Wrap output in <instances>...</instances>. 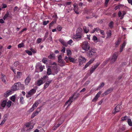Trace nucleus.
<instances>
[{
	"instance_id": "0eeeda50",
	"label": "nucleus",
	"mask_w": 132,
	"mask_h": 132,
	"mask_svg": "<svg viewBox=\"0 0 132 132\" xmlns=\"http://www.w3.org/2000/svg\"><path fill=\"white\" fill-rule=\"evenodd\" d=\"M44 66H43L40 63H38L36 66V70H37L38 69H39V71H37V72H40L42 71L43 70V67Z\"/></svg>"
},
{
	"instance_id": "c85d7f7f",
	"label": "nucleus",
	"mask_w": 132,
	"mask_h": 132,
	"mask_svg": "<svg viewBox=\"0 0 132 132\" xmlns=\"http://www.w3.org/2000/svg\"><path fill=\"white\" fill-rule=\"evenodd\" d=\"M39 104V101H37L34 104L32 105V107L34 108V109H35L37 107Z\"/></svg>"
},
{
	"instance_id": "39448f33",
	"label": "nucleus",
	"mask_w": 132,
	"mask_h": 132,
	"mask_svg": "<svg viewBox=\"0 0 132 132\" xmlns=\"http://www.w3.org/2000/svg\"><path fill=\"white\" fill-rule=\"evenodd\" d=\"M96 53L95 52H94L92 51H90L87 52V56L89 57H93V58L95 57L96 56Z\"/></svg>"
},
{
	"instance_id": "cd10ccee",
	"label": "nucleus",
	"mask_w": 132,
	"mask_h": 132,
	"mask_svg": "<svg viewBox=\"0 0 132 132\" xmlns=\"http://www.w3.org/2000/svg\"><path fill=\"white\" fill-rule=\"evenodd\" d=\"M16 69L19 70H21L22 69V64L20 63L17 66Z\"/></svg>"
},
{
	"instance_id": "5fc2aeb1",
	"label": "nucleus",
	"mask_w": 132,
	"mask_h": 132,
	"mask_svg": "<svg viewBox=\"0 0 132 132\" xmlns=\"http://www.w3.org/2000/svg\"><path fill=\"white\" fill-rule=\"evenodd\" d=\"M74 6V11H76L78 10V7L76 5H73Z\"/></svg>"
},
{
	"instance_id": "393cba45",
	"label": "nucleus",
	"mask_w": 132,
	"mask_h": 132,
	"mask_svg": "<svg viewBox=\"0 0 132 132\" xmlns=\"http://www.w3.org/2000/svg\"><path fill=\"white\" fill-rule=\"evenodd\" d=\"M126 45V43L125 42H124L122 43V45H121L120 48V52H121L123 51V48H124L125 46Z\"/></svg>"
},
{
	"instance_id": "c756f323",
	"label": "nucleus",
	"mask_w": 132,
	"mask_h": 132,
	"mask_svg": "<svg viewBox=\"0 0 132 132\" xmlns=\"http://www.w3.org/2000/svg\"><path fill=\"white\" fill-rule=\"evenodd\" d=\"M43 80L42 79H40L36 83L38 86H39L43 84Z\"/></svg>"
},
{
	"instance_id": "6e6d98bb",
	"label": "nucleus",
	"mask_w": 132,
	"mask_h": 132,
	"mask_svg": "<svg viewBox=\"0 0 132 132\" xmlns=\"http://www.w3.org/2000/svg\"><path fill=\"white\" fill-rule=\"evenodd\" d=\"M42 40V39L40 38H39L37 39L36 40V43L39 44L40 43Z\"/></svg>"
},
{
	"instance_id": "9b49d317",
	"label": "nucleus",
	"mask_w": 132,
	"mask_h": 132,
	"mask_svg": "<svg viewBox=\"0 0 132 132\" xmlns=\"http://www.w3.org/2000/svg\"><path fill=\"white\" fill-rule=\"evenodd\" d=\"M101 93L102 92L101 91H99L98 93L96 95L94 98L92 100V102H96L98 98L100 97Z\"/></svg>"
},
{
	"instance_id": "dca6fc26",
	"label": "nucleus",
	"mask_w": 132,
	"mask_h": 132,
	"mask_svg": "<svg viewBox=\"0 0 132 132\" xmlns=\"http://www.w3.org/2000/svg\"><path fill=\"white\" fill-rule=\"evenodd\" d=\"M52 80H49L47 81L46 83L44 84V89H45L51 83Z\"/></svg>"
},
{
	"instance_id": "c03bdc74",
	"label": "nucleus",
	"mask_w": 132,
	"mask_h": 132,
	"mask_svg": "<svg viewBox=\"0 0 132 132\" xmlns=\"http://www.w3.org/2000/svg\"><path fill=\"white\" fill-rule=\"evenodd\" d=\"M122 15L121 16V17L120 18V19H122L123 18L125 15L126 14V12L125 11H122Z\"/></svg>"
},
{
	"instance_id": "6ab92c4d",
	"label": "nucleus",
	"mask_w": 132,
	"mask_h": 132,
	"mask_svg": "<svg viewBox=\"0 0 132 132\" xmlns=\"http://www.w3.org/2000/svg\"><path fill=\"white\" fill-rule=\"evenodd\" d=\"M82 31V29L80 27H79L77 29L76 33L77 34L81 35Z\"/></svg>"
},
{
	"instance_id": "680f3d73",
	"label": "nucleus",
	"mask_w": 132,
	"mask_h": 132,
	"mask_svg": "<svg viewBox=\"0 0 132 132\" xmlns=\"http://www.w3.org/2000/svg\"><path fill=\"white\" fill-rule=\"evenodd\" d=\"M118 14L119 17H121V16L122 15V12L120 11H119L118 12Z\"/></svg>"
},
{
	"instance_id": "3c124183",
	"label": "nucleus",
	"mask_w": 132,
	"mask_h": 132,
	"mask_svg": "<svg viewBox=\"0 0 132 132\" xmlns=\"http://www.w3.org/2000/svg\"><path fill=\"white\" fill-rule=\"evenodd\" d=\"M128 117L126 116L124 117H122L121 118V120L122 121H124L125 120H126L127 119H128Z\"/></svg>"
},
{
	"instance_id": "a19ab883",
	"label": "nucleus",
	"mask_w": 132,
	"mask_h": 132,
	"mask_svg": "<svg viewBox=\"0 0 132 132\" xmlns=\"http://www.w3.org/2000/svg\"><path fill=\"white\" fill-rule=\"evenodd\" d=\"M69 60L70 62H71L72 63L75 62V59L70 56L69 57Z\"/></svg>"
},
{
	"instance_id": "f03ea898",
	"label": "nucleus",
	"mask_w": 132,
	"mask_h": 132,
	"mask_svg": "<svg viewBox=\"0 0 132 132\" xmlns=\"http://www.w3.org/2000/svg\"><path fill=\"white\" fill-rule=\"evenodd\" d=\"M24 126L26 127L24 128V131L25 132H29L34 127V125L30 122L26 123Z\"/></svg>"
},
{
	"instance_id": "412c9836",
	"label": "nucleus",
	"mask_w": 132,
	"mask_h": 132,
	"mask_svg": "<svg viewBox=\"0 0 132 132\" xmlns=\"http://www.w3.org/2000/svg\"><path fill=\"white\" fill-rule=\"evenodd\" d=\"M7 103V100H3L2 101L1 106L2 107L4 108L5 106L6 105V104Z\"/></svg>"
},
{
	"instance_id": "423d86ee",
	"label": "nucleus",
	"mask_w": 132,
	"mask_h": 132,
	"mask_svg": "<svg viewBox=\"0 0 132 132\" xmlns=\"http://www.w3.org/2000/svg\"><path fill=\"white\" fill-rule=\"evenodd\" d=\"M100 64V63H97L94 66H92V67L90 70V75L92 74L94 72L95 70L97 68L98 66ZM87 73L88 74H89V72H88Z\"/></svg>"
},
{
	"instance_id": "72a5a7b5",
	"label": "nucleus",
	"mask_w": 132,
	"mask_h": 132,
	"mask_svg": "<svg viewBox=\"0 0 132 132\" xmlns=\"http://www.w3.org/2000/svg\"><path fill=\"white\" fill-rule=\"evenodd\" d=\"M16 77L18 78H20L22 75V73L21 72L18 71L17 72Z\"/></svg>"
},
{
	"instance_id": "ddd939ff",
	"label": "nucleus",
	"mask_w": 132,
	"mask_h": 132,
	"mask_svg": "<svg viewBox=\"0 0 132 132\" xmlns=\"http://www.w3.org/2000/svg\"><path fill=\"white\" fill-rule=\"evenodd\" d=\"M86 61V59L84 57H81L79 60V65L81 66L83 63L85 62Z\"/></svg>"
},
{
	"instance_id": "2eb2a0df",
	"label": "nucleus",
	"mask_w": 132,
	"mask_h": 132,
	"mask_svg": "<svg viewBox=\"0 0 132 132\" xmlns=\"http://www.w3.org/2000/svg\"><path fill=\"white\" fill-rule=\"evenodd\" d=\"M31 79V78L29 76L27 77L25 80V83L26 85H28L30 82Z\"/></svg>"
},
{
	"instance_id": "8fccbe9b",
	"label": "nucleus",
	"mask_w": 132,
	"mask_h": 132,
	"mask_svg": "<svg viewBox=\"0 0 132 132\" xmlns=\"http://www.w3.org/2000/svg\"><path fill=\"white\" fill-rule=\"evenodd\" d=\"M20 102L21 104H23L24 103V98L23 97H21L20 98Z\"/></svg>"
},
{
	"instance_id": "bf43d9fd",
	"label": "nucleus",
	"mask_w": 132,
	"mask_h": 132,
	"mask_svg": "<svg viewBox=\"0 0 132 132\" xmlns=\"http://www.w3.org/2000/svg\"><path fill=\"white\" fill-rule=\"evenodd\" d=\"M73 42V40L72 39H70L68 41L67 44H69L70 45H71V44Z\"/></svg>"
},
{
	"instance_id": "69168bd1",
	"label": "nucleus",
	"mask_w": 132,
	"mask_h": 132,
	"mask_svg": "<svg viewBox=\"0 0 132 132\" xmlns=\"http://www.w3.org/2000/svg\"><path fill=\"white\" fill-rule=\"evenodd\" d=\"M71 2H67L65 3V4L66 5H70L71 4Z\"/></svg>"
},
{
	"instance_id": "0e129e2a",
	"label": "nucleus",
	"mask_w": 132,
	"mask_h": 132,
	"mask_svg": "<svg viewBox=\"0 0 132 132\" xmlns=\"http://www.w3.org/2000/svg\"><path fill=\"white\" fill-rule=\"evenodd\" d=\"M93 39L94 41H95L97 40V38L96 36H94L93 37Z\"/></svg>"
},
{
	"instance_id": "a878e982",
	"label": "nucleus",
	"mask_w": 132,
	"mask_h": 132,
	"mask_svg": "<svg viewBox=\"0 0 132 132\" xmlns=\"http://www.w3.org/2000/svg\"><path fill=\"white\" fill-rule=\"evenodd\" d=\"M107 36L106 38H109L112 35V31L111 30H110L108 31L106 33Z\"/></svg>"
},
{
	"instance_id": "e433bc0d",
	"label": "nucleus",
	"mask_w": 132,
	"mask_h": 132,
	"mask_svg": "<svg viewBox=\"0 0 132 132\" xmlns=\"http://www.w3.org/2000/svg\"><path fill=\"white\" fill-rule=\"evenodd\" d=\"M95 59L94 58H92L86 64L87 66H89L92 63L94 60Z\"/></svg>"
},
{
	"instance_id": "7ed1b4c3",
	"label": "nucleus",
	"mask_w": 132,
	"mask_h": 132,
	"mask_svg": "<svg viewBox=\"0 0 132 132\" xmlns=\"http://www.w3.org/2000/svg\"><path fill=\"white\" fill-rule=\"evenodd\" d=\"M81 46L82 49L86 51L89 50L90 48L89 44L87 41L83 42L82 43Z\"/></svg>"
},
{
	"instance_id": "603ef678",
	"label": "nucleus",
	"mask_w": 132,
	"mask_h": 132,
	"mask_svg": "<svg viewBox=\"0 0 132 132\" xmlns=\"http://www.w3.org/2000/svg\"><path fill=\"white\" fill-rule=\"evenodd\" d=\"M20 63L18 61L15 62L14 63V65L16 67V69Z\"/></svg>"
},
{
	"instance_id": "13d9d810",
	"label": "nucleus",
	"mask_w": 132,
	"mask_h": 132,
	"mask_svg": "<svg viewBox=\"0 0 132 132\" xmlns=\"http://www.w3.org/2000/svg\"><path fill=\"white\" fill-rule=\"evenodd\" d=\"M11 69L12 70L14 74L16 73V71L15 70V69H14L13 67H11Z\"/></svg>"
},
{
	"instance_id": "1a4fd4ad",
	"label": "nucleus",
	"mask_w": 132,
	"mask_h": 132,
	"mask_svg": "<svg viewBox=\"0 0 132 132\" xmlns=\"http://www.w3.org/2000/svg\"><path fill=\"white\" fill-rule=\"evenodd\" d=\"M62 58V57L61 55H60L58 56V62L61 64V66H63L64 65L65 63Z\"/></svg>"
},
{
	"instance_id": "338daca9",
	"label": "nucleus",
	"mask_w": 132,
	"mask_h": 132,
	"mask_svg": "<svg viewBox=\"0 0 132 132\" xmlns=\"http://www.w3.org/2000/svg\"><path fill=\"white\" fill-rule=\"evenodd\" d=\"M7 5L5 4H3L2 5V8H5L7 7Z\"/></svg>"
},
{
	"instance_id": "bb28decb",
	"label": "nucleus",
	"mask_w": 132,
	"mask_h": 132,
	"mask_svg": "<svg viewBox=\"0 0 132 132\" xmlns=\"http://www.w3.org/2000/svg\"><path fill=\"white\" fill-rule=\"evenodd\" d=\"M104 85V83L102 82L101 83L100 85H99L98 87V88H97L96 90H100L103 87Z\"/></svg>"
},
{
	"instance_id": "a18cd8bd",
	"label": "nucleus",
	"mask_w": 132,
	"mask_h": 132,
	"mask_svg": "<svg viewBox=\"0 0 132 132\" xmlns=\"http://www.w3.org/2000/svg\"><path fill=\"white\" fill-rule=\"evenodd\" d=\"M120 41L119 39H118L117 41L115 42V47H117L120 44Z\"/></svg>"
},
{
	"instance_id": "de8ad7c7",
	"label": "nucleus",
	"mask_w": 132,
	"mask_h": 132,
	"mask_svg": "<svg viewBox=\"0 0 132 132\" xmlns=\"http://www.w3.org/2000/svg\"><path fill=\"white\" fill-rule=\"evenodd\" d=\"M42 62L44 64L46 63L47 62V60L46 58H43L42 60Z\"/></svg>"
},
{
	"instance_id": "e2e57ef3",
	"label": "nucleus",
	"mask_w": 132,
	"mask_h": 132,
	"mask_svg": "<svg viewBox=\"0 0 132 132\" xmlns=\"http://www.w3.org/2000/svg\"><path fill=\"white\" fill-rule=\"evenodd\" d=\"M31 50L33 53H35L36 52V51L35 49H31Z\"/></svg>"
},
{
	"instance_id": "5701e85b",
	"label": "nucleus",
	"mask_w": 132,
	"mask_h": 132,
	"mask_svg": "<svg viewBox=\"0 0 132 132\" xmlns=\"http://www.w3.org/2000/svg\"><path fill=\"white\" fill-rule=\"evenodd\" d=\"M113 90V89L112 88H109L107 89L106 91L104 92V94L105 95H107L111 92Z\"/></svg>"
},
{
	"instance_id": "58836bf2",
	"label": "nucleus",
	"mask_w": 132,
	"mask_h": 132,
	"mask_svg": "<svg viewBox=\"0 0 132 132\" xmlns=\"http://www.w3.org/2000/svg\"><path fill=\"white\" fill-rule=\"evenodd\" d=\"M52 71L51 69L50 68H48L47 69V73L48 75L51 74Z\"/></svg>"
},
{
	"instance_id": "9d476101",
	"label": "nucleus",
	"mask_w": 132,
	"mask_h": 132,
	"mask_svg": "<svg viewBox=\"0 0 132 132\" xmlns=\"http://www.w3.org/2000/svg\"><path fill=\"white\" fill-rule=\"evenodd\" d=\"M118 56V54L117 52H115L113 54L112 59L111 60V63H113L116 61Z\"/></svg>"
},
{
	"instance_id": "f3484780",
	"label": "nucleus",
	"mask_w": 132,
	"mask_h": 132,
	"mask_svg": "<svg viewBox=\"0 0 132 132\" xmlns=\"http://www.w3.org/2000/svg\"><path fill=\"white\" fill-rule=\"evenodd\" d=\"M56 23V19H55L54 21H52L49 24V28L51 29L52 27L53 26V25Z\"/></svg>"
},
{
	"instance_id": "20e7f679",
	"label": "nucleus",
	"mask_w": 132,
	"mask_h": 132,
	"mask_svg": "<svg viewBox=\"0 0 132 132\" xmlns=\"http://www.w3.org/2000/svg\"><path fill=\"white\" fill-rule=\"evenodd\" d=\"M74 95H73L69 97V99L64 104V106H66L68 104V106H69L72 102L74 101L75 98L74 97Z\"/></svg>"
},
{
	"instance_id": "c9c22d12",
	"label": "nucleus",
	"mask_w": 132,
	"mask_h": 132,
	"mask_svg": "<svg viewBox=\"0 0 132 132\" xmlns=\"http://www.w3.org/2000/svg\"><path fill=\"white\" fill-rule=\"evenodd\" d=\"M9 15V12L7 11L6 12V14L5 15L4 17H3V19L4 20H5V19Z\"/></svg>"
},
{
	"instance_id": "774afa93",
	"label": "nucleus",
	"mask_w": 132,
	"mask_h": 132,
	"mask_svg": "<svg viewBox=\"0 0 132 132\" xmlns=\"http://www.w3.org/2000/svg\"><path fill=\"white\" fill-rule=\"evenodd\" d=\"M100 32L101 34L102 35H104L105 34V32L103 30H101Z\"/></svg>"
},
{
	"instance_id": "4d7b16f0",
	"label": "nucleus",
	"mask_w": 132,
	"mask_h": 132,
	"mask_svg": "<svg viewBox=\"0 0 132 132\" xmlns=\"http://www.w3.org/2000/svg\"><path fill=\"white\" fill-rule=\"evenodd\" d=\"M62 27H61L60 25H58L57 26V30H58L59 31H60L62 29Z\"/></svg>"
},
{
	"instance_id": "f704fd0d",
	"label": "nucleus",
	"mask_w": 132,
	"mask_h": 132,
	"mask_svg": "<svg viewBox=\"0 0 132 132\" xmlns=\"http://www.w3.org/2000/svg\"><path fill=\"white\" fill-rule=\"evenodd\" d=\"M84 32L86 33H87L89 31V30L86 26H84L83 27Z\"/></svg>"
},
{
	"instance_id": "7c9ffc66",
	"label": "nucleus",
	"mask_w": 132,
	"mask_h": 132,
	"mask_svg": "<svg viewBox=\"0 0 132 132\" xmlns=\"http://www.w3.org/2000/svg\"><path fill=\"white\" fill-rule=\"evenodd\" d=\"M53 70H54L55 73H57L58 72L57 71V65H55V66H53L52 68Z\"/></svg>"
},
{
	"instance_id": "6e6552de",
	"label": "nucleus",
	"mask_w": 132,
	"mask_h": 132,
	"mask_svg": "<svg viewBox=\"0 0 132 132\" xmlns=\"http://www.w3.org/2000/svg\"><path fill=\"white\" fill-rule=\"evenodd\" d=\"M121 105V104H120V105H118L115 108L114 110H113L112 111L113 113L115 114L120 111L121 108V107L120 106Z\"/></svg>"
},
{
	"instance_id": "a211bd4d",
	"label": "nucleus",
	"mask_w": 132,
	"mask_h": 132,
	"mask_svg": "<svg viewBox=\"0 0 132 132\" xmlns=\"http://www.w3.org/2000/svg\"><path fill=\"white\" fill-rule=\"evenodd\" d=\"M101 29L98 27H97L96 28H94L92 31H91V33H93L95 31H96L98 33H99L100 32Z\"/></svg>"
},
{
	"instance_id": "ea45409f",
	"label": "nucleus",
	"mask_w": 132,
	"mask_h": 132,
	"mask_svg": "<svg viewBox=\"0 0 132 132\" xmlns=\"http://www.w3.org/2000/svg\"><path fill=\"white\" fill-rule=\"evenodd\" d=\"M61 44L64 46L67 47L68 45V44L67 43L65 42L63 40H61L60 41Z\"/></svg>"
},
{
	"instance_id": "4468645a",
	"label": "nucleus",
	"mask_w": 132,
	"mask_h": 132,
	"mask_svg": "<svg viewBox=\"0 0 132 132\" xmlns=\"http://www.w3.org/2000/svg\"><path fill=\"white\" fill-rule=\"evenodd\" d=\"M1 77L2 81L3 82H4L6 84V78L5 75L3 74V73H1Z\"/></svg>"
},
{
	"instance_id": "2f4dec72",
	"label": "nucleus",
	"mask_w": 132,
	"mask_h": 132,
	"mask_svg": "<svg viewBox=\"0 0 132 132\" xmlns=\"http://www.w3.org/2000/svg\"><path fill=\"white\" fill-rule=\"evenodd\" d=\"M4 117L5 118L4 120L2 121L0 124V126L3 125L4 123L5 122L7 118L6 117V116L5 115H4Z\"/></svg>"
},
{
	"instance_id": "09e8293b",
	"label": "nucleus",
	"mask_w": 132,
	"mask_h": 132,
	"mask_svg": "<svg viewBox=\"0 0 132 132\" xmlns=\"http://www.w3.org/2000/svg\"><path fill=\"white\" fill-rule=\"evenodd\" d=\"M24 46V43H21L19 44L18 45V48H21L22 47H23Z\"/></svg>"
},
{
	"instance_id": "aec40b11",
	"label": "nucleus",
	"mask_w": 132,
	"mask_h": 132,
	"mask_svg": "<svg viewBox=\"0 0 132 132\" xmlns=\"http://www.w3.org/2000/svg\"><path fill=\"white\" fill-rule=\"evenodd\" d=\"M11 92V90H9L7 91L4 94V96L5 97H8L9 96Z\"/></svg>"
},
{
	"instance_id": "37998d69",
	"label": "nucleus",
	"mask_w": 132,
	"mask_h": 132,
	"mask_svg": "<svg viewBox=\"0 0 132 132\" xmlns=\"http://www.w3.org/2000/svg\"><path fill=\"white\" fill-rule=\"evenodd\" d=\"M67 53L68 56H70L71 54V51L70 50H67Z\"/></svg>"
},
{
	"instance_id": "79ce46f5",
	"label": "nucleus",
	"mask_w": 132,
	"mask_h": 132,
	"mask_svg": "<svg viewBox=\"0 0 132 132\" xmlns=\"http://www.w3.org/2000/svg\"><path fill=\"white\" fill-rule=\"evenodd\" d=\"M127 122L128 125L130 126H132V122L130 119H128L127 120Z\"/></svg>"
},
{
	"instance_id": "49530a36",
	"label": "nucleus",
	"mask_w": 132,
	"mask_h": 132,
	"mask_svg": "<svg viewBox=\"0 0 132 132\" xmlns=\"http://www.w3.org/2000/svg\"><path fill=\"white\" fill-rule=\"evenodd\" d=\"M25 51L29 55H32V53L31 51L28 50H26Z\"/></svg>"
},
{
	"instance_id": "4c0bfd02",
	"label": "nucleus",
	"mask_w": 132,
	"mask_h": 132,
	"mask_svg": "<svg viewBox=\"0 0 132 132\" xmlns=\"http://www.w3.org/2000/svg\"><path fill=\"white\" fill-rule=\"evenodd\" d=\"M12 103L11 101H9L7 102L6 104V106L8 108L10 107Z\"/></svg>"
},
{
	"instance_id": "864d4df0",
	"label": "nucleus",
	"mask_w": 132,
	"mask_h": 132,
	"mask_svg": "<svg viewBox=\"0 0 132 132\" xmlns=\"http://www.w3.org/2000/svg\"><path fill=\"white\" fill-rule=\"evenodd\" d=\"M15 97L14 96H12L11 98V100L14 102L15 101Z\"/></svg>"
},
{
	"instance_id": "b1692460",
	"label": "nucleus",
	"mask_w": 132,
	"mask_h": 132,
	"mask_svg": "<svg viewBox=\"0 0 132 132\" xmlns=\"http://www.w3.org/2000/svg\"><path fill=\"white\" fill-rule=\"evenodd\" d=\"M55 57V55L54 53L50 54V55L48 56V58L51 59H54Z\"/></svg>"
},
{
	"instance_id": "f8f14e48",
	"label": "nucleus",
	"mask_w": 132,
	"mask_h": 132,
	"mask_svg": "<svg viewBox=\"0 0 132 132\" xmlns=\"http://www.w3.org/2000/svg\"><path fill=\"white\" fill-rule=\"evenodd\" d=\"M36 92V90L34 89H32L28 92V95H26V96L27 97V98H28L30 97L29 95H31L35 93Z\"/></svg>"
},
{
	"instance_id": "473e14b6",
	"label": "nucleus",
	"mask_w": 132,
	"mask_h": 132,
	"mask_svg": "<svg viewBox=\"0 0 132 132\" xmlns=\"http://www.w3.org/2000/svg\"><path fill=\"white\" fill-rule=\"evenodd\" d=\"M114 22L111 21L110 22L109 24V27L111 29L113 28V27Z\"/></svg>"
},
{
	"instance_id": "f257e3e1",
	"label": "nucleus",
	"mask_w": 132,
	"mask_h": 132,
	"mask_svg": "<svg viewBox=\"0 0 132 132\" xmlns=\"http://www.w3.org/2000/svg\"><path fill=\"white\" fill-rule=\"evenodd\" d=\"M13 89L14 91L16 90L19 89H22L24 88V86L23 84H21L20 82L15 83L12 86Z\"/></svg>"
},
{
	"instance_id": "4be33fe9",
	"label": "nucleus",
	"mask_w": 132,
	"mask_h": 132,
	"mask_svg": "<svg viewBox=\"0 0 132 132\" xmlns=\"http://www.w3.org/2000/svg\"><path fill=\"white\" fill-rule=\"evenodd\" d=\"M81 37L82 36L81 35L77 34L76 33V35L74 36L73 38L74 39H77V40H79L78 39L81 38Z\"/></svg>"
},
{
	"instance_id": "052dcab7",
	"label": "nucleus",
	"mask_w": 132,
	"mask_h": 132,
	"mask_svg": "<svg viewBox=\"0 0 132 132\" xmlns=\"http://www.w3.org/2000/svg\"><path fill=\"white\" fill-rule=\"evenodd\" d=\"M65 47H63L61 49V51L63 53H65Z\"/></svg>"
}]
</instances>
